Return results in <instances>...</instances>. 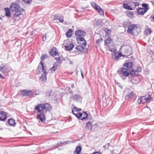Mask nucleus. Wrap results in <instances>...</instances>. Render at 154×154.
Wrapping results in <instances>:
<instances>
[{
	"label": "nucleus",
	"instance_id": "nucleus-13",
	"mask_svg": "<svg viewBox=\"0 0 154 154\" xmlns=\"http://www.w3.org/2000/svg\"><path fill=\"white\" fill-rule=\"evenodd\" d=\"M75 35L76 37L78 38L81 37H84L85 35V32L81 30H78L75 32Z\"/></svg>",
	"mask_w": 154,
	"mask_h": 154
},
{
	"label": "nucleus",
	"instance_id": "nucleus-36",
	"mask_svg": "<svg viewBox=\"0 0 154 154\" xmlns=\"http://www.w3.org/2000/svg\"><path fill=\"white\" fill-rule=\"evenodd\" d=\"M142 6L143 7H144L143 8L145 11H147L148 9L147 7L148 6V4L146 3H143L142 4Z\"/></svg>",
	"mask_w": 154,
	"mask_h": 154
},
{
	"label": "nucleus",
	"instance_id": "nucleus-20",
	"mask_svg": "<svg viewBox=\"0 0 154 154\" xmlns=\"http://www.w3.org/2000/svg\"><path fill=\"white\" fill-rule=\"evenodd\" d=\"M138 14L140 15H143L147 11H145L143 8H140L137 10Z\"/></svg>",
	"mask_w": 154,
	"mask_h": 154
},
{
	"label": "nucleus",
	"instance_id": "nucleus-1",
	"mask_svg": "<svg viewBox=\"0 0 154 154\" xmlns=\"http://www.w3.org/2000/svg\"><path fill=\"white\" fill-rule=\"evenodd\" d=\"M52 107L49 104L47 103L43 104H38L35 108L36 110L38 111V112H42V109H45L46 111H49L52 109Z\"/></svg>",
	"mask_w": 154,
	"mask_h": 154
},
{
	"label": "nucleus",
	"instance_id": "nucleus-47",
	"mask_svg": "<svg viewBox=\"0 0 154 154\" xmlns=\"http://www.w3.org/2000/svg\"><path fill=\"white\" fill-rule=\"evenodd\" d=\"M133 3L134 4L135 7L138 6L140 5V4L138 2L135 3L133 2Z\"/></svg>",
	"mask_w": 154,
	"mask_h": 154
},
{
	"label": "nucleus",
	"instance_id": "nucleus-26",
	"mask_svg": "<svg viewBox=\"0 0 154 154\" xmlns=\"http://www.w3.org/2000/svg\"><path fill=\"white\" fill-rule=\"evenodd\" d=\"M82 116L81 117V119L82 120H84V119H86L88 118V115L86 113V112H84L83 113H82Z\"/></svg>",
	"mask_w": 154,
	"mask_h": 154
},
{
	"label": "nucleus",
	"instance_id": "nucleus-62",
	"mask_svg": "<svg viewBox=\"0 0 154 154\" xmlns=\"http://www.w3.org/2000/svg\"><path fill=\"white\" fill-rule=\"evenodd\" d=\"M122 79L123 80H124L125 79V78H122Z\"/></svg>",
	"mask_w": 154,
	"mask_h": 154
},
{
	"label": "nucleus",
	"instance_id": "nucleus-40",
	"mask_svg": "<svg viewBox=\"0 0 154 154\" xmlns=\"http://www.w3.org/2000/svg\"><path fill=\"white\" fill-rule=\"evenodd\" d=\"M102 20H98L96 22V24L97 25V26H102L103 24L102 23Z\"/></svg>",
	"mask_w": 154,
	"mask_h": 154
},
{
	"label": "nucleus",
	"instance_id": "nucleus-17",
	"mask_svg": "<svg viewBox=\"0 0 154 154\" xmlns=\"http://www.w3.org/2000/svg\"><path fill=\"white\" fill-rule=\"evenodd\" d=\"M140 71V69H138L137 70L132 69L131 72L130 73V74L132 77L137 76V75L136 74V73Z\"/></svg>",
	"mask_w": 154,
	"mask_h": 154
},
{
	"label": "nucleus",
	"instance_id": "nucleus-54",
	"mask_svg": "<svg viewBox=\"0 0 154 154\" xmlns=\"http://www.w3.org/2000/svg\"><path fill=\"white\" fill-rule=\"evenodd\" d=\"M0 78L3 79H5V77L3 76L1 74H0Z\"/></svg>",
	"mask_w": 154,
	"mask_h": 154
},
{
	"label": "nucleus",
	"instance_id": "nucleus-8",
	"mask_svg": "<svg viewBox=\"0 0 154 154\" xmlns=\"http://www.w3.org/2000/svg\"><path fill=\"white\" fill-rule=\"evenodd\" d=\"M10 9L12 12L14 11L17 10H21L22 8L17 3H11L10 5Z\"/></svg>",
	"mask_w": 154,
	"mask_h": 154
},
{
	"label": "nucleus",
	"instance_id": "nucleus-41",
	"mask_svg": "<svg viewBox=\"0 0 154 154\" xmlns=\"http://www.w3.org/2000/svg\"><path fill=\"white\" fill-rule=\"evenodd\" d=\"M28 96L31 97H34L35 95H34V92L32 91H29Z\"/></svg>",
	"mask_w": 154,
	"mask_h": 154
},
{
	"label": "nucleus",
	"instance_id": "nucleus-12",
	"mask_svg": "<svg viewBox=\"0 0 154 154\" xmlns=\"http://www.w3.org/2000/svg\"><path fill=\"white\" fill-rule=\"evenodd\" d=\"M112 40L110 38H109L106 40L105 41V44L107 46H109V49L110 51L112 52H115L116 51V49L115 48H111L109 46V44L112 42Z\"/></svg>",
	"mask_w": 154,
	"mask_h": 154
},
{
	"label": "nucleus",
	"instance_id": "nucleus-28",
	"mask_svg": "<svg viewBox=\"0 0 154 154\" xmlns=\"http://www.w3.org/2000/svg\"><path fill=\"white\" fill-rule=\"evenodd\" d=\"M123 5L124 8L125 9L130 10H133V8L129 6L127 4L124 3L123 4Z\"/></svg>",
	"mask_w": 154,
	"mask_h": 154
},
{
	"label": "nucleus",
	"instance_id": "nucleus-18",
	"mask_svg": "<svg viewBox=\"0 0 154 154\" xmlns=\"http://www.w3.org/2000/svg\"><path fill=\"white\" fill-rule=\"evenodd\" d=\"M145 30L144 31V33L145 34L148 35V34H150L151 32V29L148 27L147 25L145 26Z\"/></svg>",
	"mask_w": 154,
	"mask_h": 154
},
{
	"label": "nucleus",
	"instance_id": "nucleus-45",
	"mask_svg": "<svg viewBox=\"0 0 154 154\" xmlns=\"http://www.w3.org/2000/svg\"><path fill=\"white\" fill-rule=\"evenodd\" d=\"M46 56L45 54H42L41 57V59L42 60H44L46 59Z\"/></svg>",
	"mask_w": 154,
	"mask_h": 154
},
{
	"label": "nucleus",
	"instance_id": "nucleus-35",
	"mask_svg": "<svg viewBox=\"0 0 154 154\" xmlns=\"http://www.w3.org/2000/svg\"><path fill=\"white\" fill-rule=\"evenodd\" d=\"M72 30L71 29H69L68 30V31L66 33V36L68 38L70 37L72 35Z\"/></svg>",
	"mask_w": 154,
	"mask_h": 154
},
{
	"label": "nucleus",
	"instance_id": "nucleus-7",
	"mask_svg": "<svg viewBox=\"0 0 154 154\" xmlns=\"http://www.w3.org/2000/svg\"><path fill=\"white\" fill-rule=\"evenodd\" d=\"M63 45L66 50L69 51L72 50L74 46L73 45L69 40L64 41Z\"/></svg>",
	"mask_w": 154,
	"mask_h": 154
},
{
	"label": "nucleus",
	"instance_id": "nucleus-53",
	"mask_svg": "<svg viewBox=\"0 0 154 154\" xmlns=\"http://www.w3.org/2000/svg\"><path fill=\"white\" fill-rule=\"evenodd\" d=\"M129 23V21H128L127 23H126L125 22H124L123 24L124 25H125V26H128Z\"/></svg>",
	"mask_w": 154,
	"mask_h": 154
},
{
	"label": "nucleus",
	"instance_id": "nucleus-48",
	"mask_svg": "<svg viewBox=\"0 0 154 154\" xmlns=\"http://www.w3.org/2000/svg\"><path fill=\"white\" fill-rule=\"evenodd\" d=\"M117 85L120 88H121V89L122 88V86L120 83H117Z\"/></svg>",
	"mask_w": 154,
	"mask_h": 154
},
{
	"label": "nucleus",
	"instance_id": "nucleus-31",
	"mask_svg": "<svg viewBox=\"0 0 154 154\" xmlns=\"http://www.w3.org/2000/svg\"><path fill=\"white\" fill-rule=\"evenodd\" d=\"M127 14V16L130 18H133L134 17V15L132 12L128 11Z\"/></svg>",
	"mask_w": 154,
	"mask_h": 154
},
{
	"label": "nucleus",
	"instance_id": "nucleus-43",
	"mask_svg": "<svg viewBox=\"0 0 154 154\" xmlns=\"http://www.w3.org/2000/svg\"><path fill=\"white\" fill-rule=\"evenodd\" d=\"M34 92V95H35V97L37 95H38L40 94V92L38 90H36Z\"/></svg>",
	"mask_w": 154,
	"mask_h": 154
},
{
	"label": "nucleus",
	"instance_id": "nucleus-25",
	"mask_svg": "<svg viewBox=\"0 0 154 154\" xmlns=\"http://www.w3.org/2000/svg\"><path fill=\"white\" fill-rule=\"evenodd\" d=\"M8 122L10 125L14 126H15L16 124L14 120L11 119H8Z\"/></svg>",
	"mask_w": 154,
	"mask_h": 154
},
{
	"label": "nucleus",
	"instance_id": "nucleus-64",
	"mask_svg": "<svg viewBox=\"0 0 154 154\" xmlns=\"http://www.w3.org/2000/svg\"><path fill=\"white\" fill-rule=\"evenodd\" d=\"M134 134V132H132V134Z\"/></svg>",
	"mask_w": 154,
	"mask_h": 154
},
{
	"label": "nucleus",
	"instance_id": "nucleus-27",
	"mask_svg": "<svg viewBox=\"0 0 154 154\" xmlns=\"http://www.w3.org/2000/svg\"><path fill=\"white\" fill-rule=\"evenodd\" d=\"M58 66V63L57 62L55 63L53 67L51 68V70L54 71L57 68Z\"/></svg>",
	"mask_w": 154,
	"mask_h": 154
},
{
	"label": "nucleus",
	"instance_id": "nucleus-56",
	"mask_svg": "<svg viewBox=\"0 0 154 154\" xmlns=\"http://www.w3.org/2000/svg\"><path fill=\"white\" fill-rule=\"evenodd\" d=\"M92 154H100L98 152H94L93 153H92Z\"/></svg>",
	"mask_w": 154,
	"mask_h": 154
},
{
	"label": "nucleus",
	"instance_id": "nucleus-22",
	"mask_svg": "<svg viewBox=\"0 0 154 154\" xmlns=\"http://www.w3.org/2000/svg\"><path fill=\"white\" fill-rule=\"evenodd\" d=\"M5 11V14L7 17H9L11 16V13L9 9L8 8H5L4 9Z\"/></svg>",
	"mask_w": 154,
	"mask_h": 154
},
{
	"label": "nucleus",
	"instance_id": "nucleus-29",
	"mask_svg": "<svg viewBox=\"0 0 154 154\" xmlns=\"http://www.w3.org/2000/svg\"><path fill=\"white\" fill-rule=\"evenodd\" d=\"M125 52L127 55H130L132 53L131 48L130 47H128L127 49L125 50Z\"/></svg>",
	"mask_w": 154,
	"mask_h": 154
},
{
	"label": "nucleus",
	"instance_id": "nucleus-63",
	"mask_svg": "<svg viewBox=\"0 0 154 154\" xmlns=\"http://www.w3.org/2000/svg\"><path fill=\"white\" fill-rule=\"evenodd\" d=\"M152 22H154V20H152Z\"/></svg>",
	"mask_w": 154,
	"mask_h": 154
},
{
	"label": "nucleus",
	"instance_id": "nucleus-21",
	"mask_svg": "<svg viewBox=\"0 0 154 154\" xmlns=\"http://www.w3.org/2000/svg\"><path fill=\"white\" fill-rule=\"evenodd\" d=\"M53 18V19H63V17L61 15L56 14L53 15L52 18Z\"/></svg>",
	"mask_w": 154,
	"mask_h": 154
},
{
	"label": "nucleus",
	"instance_id": "nucleus-11",
	"mask_svg": "<svg viewBox=\"0 0 154 154\" xmlns=\"http://www.w3.org/2000/svg\"><path fill=\"white\" fill-rule=\"evenodd\" d=\"M8 71V68L6 65L3 64L0 65V72L2 73H7Z\"/></svg>",
	"mask_w": 154,
	"mask_h": 154
},
{
	"label": "nucleus",
	"instance_id": "nucleus-42",
	"mask_svg": "<svg viewBox=\"0 0 154 154\" xmlns=\"http://www.w3.org/2000/svg\"><path fill=\"white\" fill-rule=\"evenodd\" d=\"M25 3L29 4L32 1V0H22Z\"/></svg>",
	"mask_w": 154,
	"mask_h": 154
},
{
	"label": "nucleus",
	"instance_id": "nucleus-30",
	"mask_svg": "<svg viewBox=\"0 0 154 154\" xmlns=\"http://www.w3.org/2000/svg\"><path fill=\"white\" fill-rule=\"evenodd\" d=\"M81 150V147L80 146H78L76 148L75 151L74 152V153L75 154L76 152L77 154H80Z\"/></svg>",
	"mask_w": 154,
	"mask_h": 154
},
{
	"label": "nucleus",
	"instance_id": "nucleus-23",
	"mask_svg": "<svg viewBox=\"0 0 154 154\" xmlns=\"http://www.w3.org/2000/svg\"><path fill=\"white\" fill-rule=\"evenodd\" d=\"M103 30L106 33V36H109L110 35L111 32V29L107 28H104Z\"/></svg>",
	"mask_w": 154,
	"mask_h": 154
},
{
	"label": "nucleus",
	"instance_id": "nucleus-15",
	"mask_svg": "<svg viewBox=\"0 0 154 154\" xmlns=\"http://www.w3.org/2000/svg\"><path fill=\"white\" fill-rule=\"evenodd\" d=\"M7 116L6 113L4 111L0 112V120L4 121L6 119Z\"/></svg>",
	"mask_w": 154,
	"mask_h": 154
},
{
	"label": "nucleus",
	"instance_id": "nucleus-55",
	"mask_svg": "<svg viewBox=\"0 0 154 154\" xmlns=\"http://www.w3.org/2000/svg\"><path fill=\"white\" fill-rule=\"evenodd\" d=\"M55 59L57 61H59L60 60V59L59 57H56Z\"/></svg>",
	"mask_w": 154,
	"mask_h": 154
},
{
	"label": "nucleus",
	"instance_id": "nucleus-46",
	"mask_svg": "<svg viewBox=\"0 0 154 154\" xmlns=\"http://www.w3.org/2000/svg\"><path fill=\"white\" fill-rule=\"evenodd\" d=\"M103 41V39L102 38H100L98 39V40H97L96 42L97 44H99L101 43Z\"/></svg>",
	"mask_w": 154,
	"mask_h": 154
},
{
	"label": "nucleus",
	"instance_id": "nucleus-44",
	"mask_svg": "<svg viewBox=\"0 0 154 154\" xmlns=\"http://www.w3.org/2000/svg\"><path fill=\"white\" fill-rule=\"evenodd\" d=\"M52 91L51 90H50L47 92L46 94V95L48 97H49L51 94Z\"/></svg>",
	"mask_w": 154,
	"mask_h": 154
},
{
	"label": "nucleus",
	"instance_id": "nucleus-10",
	"mask_svg": "<svg viewBox=\"0 0 154 154\" xmlns=\"http://www.w3.org/2000/svg\"><path fill=\"white\" fill-rule=\"evenodd\" d=\"M38 119L40 120L41 122L43 123L45 122L46 120L45 116L43 113H41L40 114H38L37 115Z\"/></svg>",
	"mask_w": 154,
	"mask_h": 154
},
{
	"label": "nucleus",
	"instance_id": "nucleus-6",
	"mask_svg": "<svg viewBox=\"0 0 154 154\" xmlns=\"http://www.w3.org/2000/svg\"><path fill=\"white\" fill-rule=\"evenodd\" d=\"M129 70L125 68H121L117 71V72L121 75V76H124L125 77H128L129 73Z\"/></svg>",
	"mask_w": 154,
	"mask_h": 154
},
{
	"label": "nucleus",
	"instance_id": "nucleus-52",
	"mask_svg": "<svg viewBox=\"0 0 154 154\" xmlns=\"http://www.w3.org/2000/svg\"><path fill=\"white\" fill-rule=\"evenodd\" d=\"M81 74L82 76V78L83 79L84 78L83 72V71L81 70Z\"/></svg>",
	"mask_w": 154,
	"mask_h": 154
},
{
	"label": "nucleus",
	"instance_id": "nucleus-9",
	"mask_svg": "<svg viewBox=\"0 0 154 154\" xmlns=\"http://www.w3.org/2000/svg\"><path fill=\"white\" fill-rule=\"evenodd\" d=\"M24 9L22 8L21 10H16L15 11L14 15L15 17H19L20 19L22 18L25 14Z\"/></svg>",
	"mask_w": 154,
	"mask_h": 154
},
{
	"label": "nucleus",
	"instance_id": "nucleus-34",
	"mask_svg": "<svg viewBox=\"0 0 154 154\" xmlns=\"http://www.w3.org/2000/svg\"><path fill=\"white\" fill-rule=\"evenodd\" d=\"M84 47H85L82 44V46H77L76 47V48L79 51H82L84 50Z\"/></svg>",
	"mask_w": 154,
	"mask_h": 154
},
{
	"label": "nucleus",
	"instance_id": "nucleus-57",
	"mask_svg": "<svg viewBox=\"0 0 154 154\" xmlns=\"http://www.w3.org/2000/svg\"><path fill=\"white\" fill-rule=\"evenodd\" d=\"M84 8H82L80 9V12H83L84 11Z\"/></svg>",
	"mask_w": 154,
	"mask_h": 154
},
{
	"label": "nucleus",
	"instance_id": "nucleus-16",
	"mask_svg": "<svg viewBox=\"0 0 154 154\" xmlns=\"http://www.w3.org/2000/svg\"><path fill=\"white\" fill-rule=\"evenodd\" d=\"M121 53L116 52L114 53L112 55V57L115 60H117L122 56Z\"/></svg>",
	"mask_w": 154,
	"mask_h": 154
},
{
	"label": "nucleus",
	"instance_id": "nucleus-32",
	"mask_svg": "<svg viewBox=\"0 0 154 154\" xmlns=\"http://www.w3.org/2000/svg\"><path fill=\"white\" fill-rule=\"evenodd\" d=\"M81 97V96L78 94H75L73 95V98L74 100L76 101L79 100Z\"/></svg>",
	"mask_w": 154,
	"mask_h": 154
},
{
	"label": "nucleus",
	"instance_id": "nucleus-39",
	"mask_svg": "<svg viewBox=\"0 0 154 154\" xmlns=\"http://www.w3.org/2000/svg\"><path fill=\"white\" fill-rule=\"evenodd\" d=\"M75 112H76V115L75 116L77 118H79L81 119V117L82 116V113H79L78 111H76Z\"/></svg>",
	"mask_w": 154,
	"mask_h": 154
},
{
	"label": "nucleus",
	"instance_id": "nucleus-2",
	"mask_svg": "<svg viewBox=\"0 0 154 154\" xmlns=\"http://www.w3.org/2000/svg\"><path fill=\"white\" fill-rule=\"evenodd\" d=\"M40 64L42 66V71L43 73V74L40 77V79L41 81L45 83L47 80L46 75L47 73L46 69V67L44 66V64L42 61H41Z\"/></svg>",
	"mask_w": 154,
	"mask_h": 154
},
{
	"label": "nucleus",
	"instance_id": "nucleus-3",
	"mask_svg": "<svg viewBox=\"0 0 154 154\" xmlns=\"http://www.w3.org/2000/svg\"><path fill=\"white\" fill-rule=\"evenodd\" d=\"M151 99L150 96L148 95L140 97L138 99L137 101L140 104H144L146 102H149Z\"/></svg>",
	"mask_w": 154,
	"mask_h": 154
},
{
	"label": "nucleus",
	"instance_id": "nucleus-33",
	"mask_svg": "<svg viewBox=\"0 0 154 154\" xmlns=\"http://www.w3.org/2000/svg\"><path fill=\"white\" fill-rule=\"evenodd\" d=\"M29 91L27 90H23L21 91L22 92V94L23 96H28L29 94Z\"/></svg>",
	"mask_w": 154,
	"mask_h": 154
},
{
	"label": "nucleus",
	"instance_id": "nucleus-59",
	"mask_svg": "<svg viewBox=\"0 0 154 154\" xmlns=\"http://www.w3.org/2000/svg\"><path fill=\"white\" fill-rule=\"evenodd\" d=\"M59 22L61 23H63L64 22V20H59Z\"/></svg>",
	"mask_w": 154,
	"mask_h": 154
},
{
	"label": "nucleus",
	"instance_id": "nucleus-58",
	"mask_svg": "<svg viewBox=\"0 0 154 154\" xmlns=\"http://www.w3.org/2000/svg\"><path fill=\"white\" fill-rule=\"evenodd\" d=\"M74 85L73 84H72L71 85V87L72 88H74Z\"/></svg>",
	"mask_w": 154,
	"mask_h": 154
},
{
	"label": "nucleus",
	"instance_id": "nucleus-61",
	"mask_svg": "<svg viewBox=\"0 0 154 154\" xmlns=\"http://www.w3.org/2000/svg\"><path fill=\"white\" fill-rule=\"evenodd\" d=\"M152 19H154V16L152 17Z\"/></svg>",
	"mask_w": 154,
	"mask_h": 154
},
{
	"label": "nucleus",
	"instance_id": "nucleus-60",
	"mask_svg": "<svg viewBox=\"0 0 154 154\" xmlns=\"http://www.w3.org/2000/svg\"><path fill=\"white\" fill-rule=\"evenodd\" d=\"M78 110H79V111L80 110H81V109H79Z\"/></svg>",
	"mask_w": 154,
	"mask_h": 154
},
{
	"label": "nucleus",
	"instance_id": "nucleus-19",
	"mask_svg": "<svg viewBox=\"0 0 154 154\" xmlns=\"http://www.w3.org/2000/svg\"><path fill=\"white\" fill-rule=\"evenodd\" d=\"M78 39L82 42L81 43L83 45L84 47H85L86 45V43L85 40L83 37H79L78 38Z\"/></svg>",
	"mask_w": 154,
	"mask_h": 154
},
{
	"label": "nucleus",
	"instance_id": "nucleus-4",
	"mask_svg": "<svg viewBox=\"0 0 154 154\" xmlns=\"http://www.w3.org/2000/svg\"><path fill=\"white\" fill-rule=\"evenodd\" d=\"M138 28L137 25L134 24H131L128 25V32L131 35L133 34L137 30Z\"/></svg>",
	"mask_w": 154,
	"mask_h": 154
},
{
	"label": "nucleus",
	"instance_id": "nucleus-37",
	"mask_svg": "<svg viewBox=\"0 0 154 154\" xmlns=\"http://www.w3.org/2000/svg\"><path fill=\"white\" fill-rule=\"evenodd\" d=\"M124 66H126L128 68H131L132 66V63L131 62H128L126 63L125 64Z\"/></svg>",
	"mask_w": 154,
	"mask_h": 154
},
{
	"label": "nucleus",
	"instance_id": "nucleus-24",
	"mask_svg": "<svg viewBox=\"0 0 154 154\" xmlns=\"http://www.w3.org/2000/svg\"><path fill=\"white\" fill-rule=\"evenodd\" d=\"M50 54L51 56H55L57 55L58 53L56 51L55 48L51 50L50 52Z\"/></svg>",
	"mask_w": 154,
	"mask_h": 154
},
{
	"label": "nucleus",
	"instance_id": "nucleus-38",
	"mask_svg": "<svg viewBox=\"0 0 154 154\" xmlns=\"http://www.w3.org/2000/svg\"><path fill=\"white\" fill-rule=\"evenodd\" d=\"M91 126V122H88L86 124L85 128L86 129H89Z\"/></svg>",
	"mask_w": 154,
	"mask_h": 154
},
{
	"label": "nucleus",
	"instance_id": "nucleus-49",
	"mask_svg": "<svg viewBox=\"0 0 154 154\" xmlns=\"http://www.w3.org/2000/svg\"><path fill=\"white\" fill-rule=\"evenodd\" d=\"M73 109H74L73 110H74V111H78V112H79V110H78L79 109L77 108L76 107H74L73 108Z\"/></svg>",
	"mask_w": 154,
	"mask_h": 154
},
{
	"label": "nucleus",
	"instance_id": "nucleus-14",
	"mask_svg": "<svg viewBox=\"0 0 154 154\" xmlns=\"http://www.w3.org/2000/svg\"><path fill=\"white\" fill-rule=\"evenodd\" d=\"M134 94L132 91H130L127 94L125 97V99L128 100H131L133 97Z\"/></svg>",
	"mask_w": 154,
	"mask_h": 154
},
{
	"label": "nucleus",
	"instance_id": "nucleus-5",
	"mask_svg": "<svg viewBox=\"0 0 154 154\" xmlns=\"http://www.w3.org/2000/svg\"><path fill=\"white\" fill-rule=\"evenodd\" d=\"M92 7L96 11H98V13L101 15H104V12L100 6L97 5L96 3L94 2H92L91 3Z\"/></svg>",
	"mask_w": 154,
	"mask_h": 154
},
{
	"label": "nucleus",
	"instance_id": "nucleus-51",
	"mask_svg": "<svg viewBox=\"0 0 154 154\" xmlns=\"http://www.w3.org/2000/svg\"><path fill=\"white\" fill-rule=\"evenodd\" d=\"M72 112L73 114H74L75 116L76 115V112H75V111H74V110H73V109H72Z\"/></svg>",
	"mask_w": 154,
	"mask_h": 154
},
{
	"label": "nucleus",
	"instance_id": "nucleus-50",
	"mask_svg": "<svg viewBox=\"0 0 154 154\" xmlns=\"http://www.w3.org/2000/svg\"><path fill=\"white\" fill-rule=\"evenodd\" d=\"M109 143H108L107 144H105V145H104V146H103V147L104 148H105L107 146L108 147L109 146Z\"/></svg>",
	"mask_w": 154,
	"mask_h": 154
}]
</instances>
